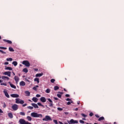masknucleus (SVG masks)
Here are the masks:
<instances>
[{"label":"nucleus","instance_id":"f257e3e1","mask_svg":"<svg viewBox=\"0 0 124 124\" xmlns=\"http://www.w3.org/2000/svg\"><path fill=\"white\" fill-rule=\"evenodd\" d=\"M31 117L32 118H42L43 116L41 114H38L37 112H32L31 114Z\"/></svg>","mask_w":124,"mask_h":124},{"label":"nucleus","instance_id":"f03ea898","mask_svg":"<svg viewBox=\"0 0 124 124\" xmlns=\"http://www.w3.org/2000/svg\"><path fill=\"white\" fill-rule=\"evenodd\" d=\"M19 123L20 124H31V123H29L28 121H26L23 119H20L19 121Z\"/></svg>","mask_w":124,"mask_h":124},{"label":"nucleus","instance_id":"7ed1b4c3","mask_svg":"<svg viewBox=\"0 0 124 124\" xmlns=\"http://www.w3.org/2000/svg\"><path fill=\"white\" fill-rule=\"evenodd\" d=\"M16 103L17 104H24L25 102L23 100H21L20 98H16Z\"/></svg>","mask_w":124,"mask_h":124},{"label":"nucleus","instance_id":"20e7f679","mask_svg":"<svg viewBox=\"0 0 124 124\" xmlns=\"http://www.w3.org/2000/svg\"><path fill=\"white\" fill-rule=\"evenodd\" d=\"M43 121L45 122H48V121H52V118L49 115H46L45 116V118L43 119Z\"/></svg>","mask_w":124,"mask_h":124},{"label":"nucleus","instance_id":"39448f33","mask_svg":"<svg viewBox=\"0 0 124 124\" xmlns=\"http://www.w3.org/2000/svg\"><path fill=\"white\" fill-rule=\"evenodd\" d=\"M22 64H24L27 67H29V66H31V63H30V62H29V61H23Z\"/></svg>","mask_w":124,"mask_h":124},{"label":"nucleus","instance_id":"423d86ee","mask_svg":"<svg viewBox=\"0 0 124 124\" xmlns=\"http://www.w3.org/2000/svg\"><path fill=\"white\" fill-rule=\"evenodd\" d=\"M12 108L14 111H17L18 110V105L14 104L12 106Z\"/></svg>","mask_w":124,"mask_h":124},{"label":"nucleus","instance_id":"0eeeda50","mask_svg":"<svg viewBox=\"0 0 124 124\" xmlns=\"http://www.w3.org/2000/svg\"><path fill=\"white\" fill-rule=\"evenodd\" d=\"M3 74V75H7V76H8L9 77H11V72L10 71L5 72Z\"/></svg>","mask_w":124,"mask_h":124},{"label":"nucleus","instance_id":"6e6552de","mask_svg":"<svg viewBox=\"0 0 124 124\" xmlns=\"http://www.w3.org/2000/svg\"><path fill=\"white\" fill-rule=\"evenodd\" d=\"M69 122L71 124H78V121L74 120V119H71Z\"/></svg>","mask_w":124,"mask_h":124},{"label":"nucleus","instance_id":"1a4fd4ad","mask_svg":"<svg viewBox=\"0 0 124 124\" xmlns=\"http://www.w3.org/2000/svg\"><path fill=\"white\" fill-rule=\"evenodd\" d=\"M31 105H32V106H33V107H34V108H35V109H38L39 108L38 105H37V104L35 103H32Z\"/></svg>","mask_w":124,"mask_h":124},{"label":"nucleus","instance_id":"9d476101","mask_svg":"<svg viewBox=\"0 0 124 124\" xmlns=\"http://www.w3.org/2000/svg\"><path fill=\"white\" fill-rule=\"evenodd\" d=\"M40 101L41 102L45 103L46 102V98L44 97H42L40 98Z\"/></svg>","mask_w":124,"mask_h":124},{"label":"nucleus","instance_id":"9b49d317","mask_svg":"<svg viewBox=\"0 0 124 124\" xmlns=\"http://www.w3.org/2000/svg\"><path fill=\"white\" fill-rule=\"evenodd\" d=\"M12 97L18 98L19 97V94H11Z\"/></svg>","mask_w":124,"mask_h":124},{"label":"nucleus","instance_id":"f8f14e48","mask_svg":"<svg viewBox=\"0 0 124 124\" xmlns=\"http://www.w3.org/2000/svg\"><path fill=\"white\" fill-rule=\"evenodd\" d=\"M3 92L4 93L5 96H6V97H7L8 98H9V94H8V93H7L6 90H4Z\"/></svg>","mask_w":124,"mask_h":124},{"label":"nucleus","instance_id":"ddd939ff","mask_svg":"<svg viewBox=\"0 0 124 124\" xmlns=\"http://www.w3.org/2000/svg\"><path fill=\"white\" fill-rule=\"evenodd\" d=\"M32 100L34 102L36 103V102H37V101H38V99L37 98L35 97H33L32 98Z\"/></svg>","mask_w":124,"mask_h":124},{"label":"nucleus","instance_id":"4468645a","mask_svg":"<svg viewBox=\"0 0 124 124\" xmlns=\"http://www.w3.org/2000/svg\"><path fill=\"white\" fill-rule=\"evenodd\" d=\"M15 80L16 82V84H18V82H19V77H18L17 76H15Z\"/></svg>","mask_w":124,"mask_h":124},{"label":"nucleus","instance_id":"2eb2a0df","mask_svg":"<svg viewBox=\"0 0 124 124\" xmlns=\"http://www.w3.org/2000/svg\"><path fill=\"white\" fill-rule=\"evenodd\" d=\"M20 86H22V87H24V86H26V82H25L23 81H22L19 83Z\"/></svg>","mask_w":124,"mask_h":124},{"label":"nucleus","instance_id":"dca6fc26","mask_svg":"<svg viewBox=\"0 0 124 124\" xmlns=\"http://www.w3.org/2000/svg\"><path fill=\"white\" fill-rule=\"evenodd\" d=\"M25 93L27 96H30V95H31V93L28 91H25Z\"/></svg>","mask_w":124,"mask_h":124},{"label":"nucleus","instance_id":"f3484780","mask_svg":"<svg viewBox=\"0 0 124 124\" xmlns=\"http://www.w3.org/2000/svg\"><path fill=\"white\" fill-rule=\"evenodd\" d=\"M1 78L3 79V80H4V79H6L7 80H8L9 79V78H8V77L2 76L1 77Z\"/></svg>","mask_w":124,"mask_h":124},{"label":"nucleus","instance_id":"a211bd4d","mask_svg":"<svg viewBox=\"0 0 124 124\" xmlns=\"http://www.w3.org/2000/svg\"><path fill=\"white\" fill-rule=\"evenodd\" d=\"M3 41H5V42H7V43H9V44H12V42L11 41L4 39Z\"/></svg>","mask_w":124,"mask_h":124},{"label":"nucleus","instance_id":"6ab92c4d","mask_svg":"<svg viewBox=\"0 0 124 124\" xmlns=\"http://www.w3.org/2000/svg\"><path fill=\"white\" fill-rule=\"evenodd\" d=\"M43 75V73H41V74H37L35 75L36 77H41Z\"/></svg>","mask_w":124,"mask_h":124},{"label":"nucleus","instance_id":"aec40b11","mask_svg":"<svg viewBox=\"0 0 124 124\" xmlns=\"http://www.w3.org/2000/svg\"><path fill=\"white\" fill-rule=\"evenodd\" d=\"M5 70H12V68H11L10 67L5 66Z\"/></svg>","mask_w":124,"mask_h":124},{"label":"nucleus","instance_id":"412c9836","mask_svg":"<svg viewBox=\"0 0 124 124\" xmlns=\"http://www.w3.org/2000/svg\"><path fill=\"white\" fill-rule=\"evenodd\" d=\"M39 86L38 85H36L35 87H33L32 89L34 90V91H37V88H39Z\"/></svg>","mask_w":124,"mask_h":124},{"label":"nucleus","instance_id":"4be33fe9","mask_svg":"<svg viewBox=\"0 0 124 124\" xmlns=\"http://www.w3.org/2000/svg\"><path fill=\"white\" fill-rule=\"evenodd\" d=\"M12 64H14V65L15 66H16V65L18 64V62H17L16 61H14L13 62H12Z\"/></svg>","mask_w":124,"mask_h":124},{"label":"nucleus","instance_id":"5701e85b","mask_svg":"<svg viewBox=\"0 0 124 124\" xmlns=\"http://www.w3.org/2000/svg\"><path fill=\"white\" fill-rule=\"evenodd\" d=\"M8 116H9V118H10L11 119H12L13 118V114H12V113H9Z\"/></svg>","mask_w":124,"mask_h":124},{"label":"nucleus","instance_id":"b1692460","mask_svg":"<svg viewBox=\"0 0 124 124\" xmlns=\"http://www.w3.org/2000/svg\"><path fill=\"white\" fill-rule=\"evenodd\" d=\"M6 61L7 62H12L13 61V59L11 58H7L6 59Z\"/></svg>","mask_w":124,"mask_h":124},{"label":"nucleus","instance_id":"393cba45","mask_svg":"<svg viewBox=\"0 0 124 124\" xmlns=\"http://www.w3.org/2000/svg\"><path fill=\"white\" fill-rule=\"evenodd\" d=\"M10 87L12 88L13 89H16V86L13 84H10Z\"/></svg>","mask_w":124,"mask_h":124},{"label":"nucleus","instance_id":"a878e982","mask_svg":"<svg viewBox=\"0 0 124 124\" xmlns=\"http://www.w3.org/2000/svg\"><path fill=\"white\" fill-rule=\"evenodd\" d=\"M34 80L35 82H37L38 83H39V78H34Z\"/></svg>","mask_w":124,"mask_h":124},{"label":"nucleus","instance_id":"bb28decb","mask_svg":"<svg viewBox=\"0 0 124 124\" xmlns=\"http://www.w3.org/2000/svg\"><path fill=\"white\" fill-rule=\"evenodd\" d=\"M23 72H25V73H28V69L24 68L23 69Z\"/></svg>","mask_w":124,"mask_h":124},{"label":"nucleus","instance_id":"cd10ccee","mask_svg":"<svg viewBox=\"0 0 124 124\" xmlns=\"http://www.w3.org/2000/svg\"><path fill=\"white\" fill-rule=\"evenodd\" d=\"M50 92H51V90L49 89H47L46 91V93H50Z\"/></svg>","mask_w":124,"mask_h":124},{"label":"nucleus","instance_id":"c85d7f7f","mask_svg":"<svg viewBox=\"0 0 124 124\" xmlns=\"http://www.w3.org/2000/svg\"><path fill=\"white\" fill-rule=\"evenodd\" d=\"M27 119L28 120V121H31V116H27Z\"/></svg>","mask_w":124,"mask_h":124},{"label":"nucleus","instance_id":"c756f323","mask_svg":"<svg viewBox=\"0 0 124 124\" xmlns=\"http://www.w3.org/2000/svg\"><path fill=\"white\" fill-rule=\"evenodd\" d=\"M9 50L10 52H14V49H13V48L12 47H9Z\"/></svg>","mask_w":124,"mask_h":124},{"label":"nucleus","instance_id":"7c9ffc66","mask_svg":"<svg viewBox=\"0 0 124 124\" xmlns=\"http://www.w3.org/2000/svg\"><path fill=\"white\" fill-rule=\"evenodd\" d=\"M27 108L30 110H32V109H33V107L29 106L27 107Z\"/></svg>","mask_w":124,"mask_h":124},{"label":"nucleus","instance_id":"2f4dec72","mask_svg":"<svg viewBox=\"0 0 124 124\" xmlns=\"http://www.w3.org/2000/svg\"><path fill=\"white\" fill-rule=\"evenodd\" d=\"M20 115H21V116H25L26 115V114L24 112H20Z\"/></svg>","mask_w":124,"mask_h":124},{"label":"nucleus","instance_id":"473e14b6","mask_svg":"<svg viewBox=\"0 0 124 124\" xmlns=\"http://www.w3.org/2000/svg\"><path fill=\"white\" fill-rule=\"evenodd\" d=\"M104 119V117H100L99 118L98 121H102Z\"/></svg>","mask_w":124,"mask_h":124},{"label":"nucleus","instance_id":"72a5a7b5","mask_svg":"<svg viewBox=\"0 0 124 124\" xmlns=\"http://www.w3.org/2000/svg\"><path fill=\"white\" fill-rule=\"evenodd\" d=\"M49 107H53V102L51 103H49Z\"/></svg>","mask_w":124,"mask_h":124},{"label":"nucleus","instance_id":"f704fd0d","mask_svg":"<svg viewBox=\"0 0 124 124\" xmlns=\"http://www.w3.org/2000/svg\"><path fill=\"white\" fill-rule=\"evenodd\" d=\"M0 49H2V50H6V49H7V48L6 47L0 46Z\"/></svg>","mask_w":124,"mask_h":124},{"label":"nucleus","instance_id":"c9c22d12","mask_svg":"<svg viewBox=\"0 0 124 124\" xmlns=\"http://www.w3.org/2000/svg\"><path fill=\"white\" fill-rule=\"evenodd\" d=\"M37 104L39 106H42V107H44V106H43L41 103H38Z\"/></svg>","mask_w":124,"mask_h":124},{"label":"nucleus","instance_id":"e433bc0d","mask_svg":"<svg viewBox=\"0 0 124 124\" xmlns=\"http://www.w3.org/2000/svg\"><path fill=\"white\" fill-rule=\"evenodd\" d=\"M59 88L58 86L54 87V91H57V90H59Z\"/></svg>","mask_w":124,"mask_h":124},{"label":"nucleus","instance_id":"4c0bfd02","mask_svg":"<svg viewBox=\"0 0 124 124\" xmlns=\"http://www.w3.org/2000/svg\"><path fill=\"white\" fill-rule=\"evenodd\" d=\"M81 116H82V117H83L84 118H86V117H87V115H85L84 113H82Z\"/></svg>","mask_w":124,"mask_h":124},{"label":"nucleus","instance_id":"58836bf2","mask_svg":"<svg viewBox=\"0 0 124 124\" xmlns=\"http://www.w3.org/2000/svg\"><path fill=\"white\" fill-rule=\"evenodd\" d=\"M0 85H1V86H7V84H6V83H1V84H0Z\"/></svg>","mask_w":124,"mask_h":124},{"label":"nucleus","instance_id":"ea45409f","mask_svg":"<svg viewBox=\"0 0 124 124\" xmlns=\"http://www.w3.org/2000/svg\"><path fill=\"white\" fill-rule=\"evenodd\" d=\"M57 110H58L59 111H62V108H58Z\"/></svg>","mask_w":124,"mask_h":124},{"label":"nucleus","instance_id":"a19ab883","mask_svg":"<svg viewBox=\"0 0 124 124\" xmlns=\"http://www.w3.org/2000/svg\"><path fill=\"white\" fill-rule=\"evenodd\" d=\"M79 123L80 124H85V122H84L83 120H79Z\"/></svg>","mask_w":124,"mask_h":124},{"label":"nucleus","instance_id":"79ce46f5","mask_svg":"<svg viewBox=\"0 0 124 124\" xmlns=\"http://www.w3.org/2000/svg\"><path fill=\"white\" fill-rule=\"evenodd\" d=\"M0 52L2 53V54H6V52L3 51L2 50H0Z\"/></svg>","mask_w":124,"mask_h":124},{"label":"nucleus","instance_id":"37998d69","mask_svg":"<svg viewBox=\"0 0 124 124\" xmlns=\"http://www.w3.org/2000/svg\"><path fill=\"white\" fill-rule=\"evenodd\" d=\"M47 99V100H48V101H49V102L50 103L53 102V101H52V100H51V99L48 98V99Z\"/></svg>","mask_w":124,"mask_h":124},{"label":"nucleus","instance_id":"c03bdc74","mask_svg":"<svg viewBox=\"0 0 124 124\" xmlns=\"http://www.w3.org/2000/svg\"><path fill=\"white\" fill-rule=\"evenodd\" d=\"M55 79H51L50 81L51 82V83H54L55 82Z\"/></svg>","mask_w":124,"mask_h":124},{"label":"nucleus","instance_id":"a18cd8bd","mask_svg":"<svg viewBox=\"0 0 124 124\" xmlns=\"http://www.w3.org/2000/svg\"><path fill=\"white\" fill-rule=\"evenodd\" d=\"M58 97H59V98H61L62 97V95L60 94H57Z\"/></svg>","mask_w":124,"mask_h":124},{"label":"nucleus","instance_id":"49530a36","mask_svg":"<svg viewBox=\"0 0 124 124\" xmlns=\"http://www.w3.org/2000/svg\"><path fill=\"white\" fill-rule=\"evenodd\" d=\"M53 122L54 123H55L56 124H58V121L56 120H54Z\"/></svg>","mask_w":124,"mask_h":124},{"label":"nucleus","instance_id":"de8ad7c7","mask_svg":"<svg viewBox=\"0 0 124 124\" xmlns=\"http://www.w3.org/2000/svg\"><path fill=\"white\" fill-rule=\"evenodd\" d=\"M89 115L90 116V117H93V112H91Z\"/></svg>","mask_w":124,"mask_h":124},{"label":"nucleus","instance_id":"09e8293b","mask_svg":"<svg viewBox=\"0 0 124 124\" xmlns=\"http://www.w3.org/2000/svg\"><path fill=\"white\" fill-rule=\"evenodd\" d=\"M3 107L4 108H5V107H6V105L5 104V103H3Z\"/></svg>","mask_w":124,"mask_h":124},{"label":"nucleus","instance_id":"8fccbe9b","mask_svg":"<svg viewBox=\"0 0 124 124\" xmlns=\"http://www.w3.org/2000/svg\"><path fill=\"white\" fill-rule=\"evenodd\" d=\"M36 97H40V96H41V95L40 94H37L36 95Z\"/></svg>","mask_w":124,"mask_h":124},{"label":"nucleus","instance_id":"3c124183","mask_svg":"<svg viewBox=\"0 0 124 124\" xmlns=\"http://www.w3.org/2000/svg\"><path fill=\"white\" fill-rule=\"evenodd\" d=\"M27 105H28V104H24L22 105L23 107H25V106H27Z\"/></svg>","mask_w":124,"mask_h":124},{"label":"nucleus","instance_id":"603ef678","mask_svg":"<svg viewBox=\"0 0 124 124\" xmlns=\"http://www.w3.org/2000/svg\"><path fill=\"white\" fill-rule=\"evenodd\" d=\"M66 101H71V99H69V98H67L66 99Z\"/></svg>","mask_w":124,"mask_h":124},{"label":"nucleus","instance_id":"864d4df0","mask_svg":"<svg viewBox=\"0 0 124 124\" xmlns=\"http://www.w3.org/2000/svg\"><path fill=\"white\" fill-rule=\"evenodd\" d=\"M67 104V105H70V104H71V102H68Z\"/></svg>","mask_w":124,"mask_h":124},{"label":"nucleus","instance_id":"5fc2aeb1","mask_svg":"<svg viewBox=\"0 0 124 124\" xmlns=\"http://www.w3.org/2000/svg\"><path fill=\"white\" fill-rule=\"evenodd\" d=\"M9 62H5V63H4V64L5 65H7V64H9Z\"/></svg>","mask_w":124,"mask_h":124},{"label":"nucleus","instance_id":"6e6d98bb","mask_svg":"<svg viewBox=\"0 0 124 124\" xmlns=\"http://www.w3.org/2000/svg\"><path fill=\"white\" fill-rule=\"evenodd\" d=\"M65 96H66V97H69L70 95H69V94H66L65 95Z\"/></svg>","mask_w":124,"mask_h":124},{"label":"nucleus","instance_id":"4d7b16f0","mask_svg":"<svg viewBox=\"0 0 124 124\" xmlns=\"http://www.w3.org/2000/svg\"><path fill=\"white\" fill-rule=\"evenodd\" d=\"M95 116L96 118H99V116L97 114H96Z\"/></svg>","mask_w":124,"mask_h":124},{"label":"nucleus","instance_id":"13d9d810","mask_svg":"<svg viewBox=\"0 0 124 124\" xmlns=\"http://www.w3.org/2000/svg\"><path fill=\"white\" fill-rule=\"evenodd\" d=\"M73 110H74V111H78V108H74Z\"/></svg>","mask_w":124,"mask_h":124},{"label":"nucleus","instance_id":"bf43d9fd","mask_svg":"<svg viewBox=\"0 0 124 124\" xmlns=\"http://www.w3.org/2000/svg\"><path fill=\"white\" fill-rule=\"evenodd\" d=\"M64 114H65V115H68L69 113L68 112H65Z\"/></svg>","mask_w":124,"mask_h":124},{"label":"nucleus","instance_id":"052dcab7","mask_svg":"<svg viewBox=\"0 0 124 124\" xmlns=\"http://www.w3.org/2000/svg\"><path fill=\"white\" fill-rule=\"evenodd\" d=\"M54 99H55V100H58L59 98H58L57 97H54Z\"/></svg>","mask_w":124,"mask_h":124},{"label":"nucleus","instance_id":"680f3d73","mask_svg":"<svg viewBox=\"0 0 124 124\" xmlns=\"http://www.w3.org/2000/svg\"><path fill=\"white\" fill-rule=\"evenodd\" d=\"M0 113H3V111L0 108Z\"/></svg>","mask_w":124,"mask_h":124},{"label":"nucleus","instance_id":"e2e57ef3","mask_svg":"<svg viewBox=\"0 0 124 124\" xmlns=\"http://www.w3.org/2000/svg\"><path fill=\"white\" fill-rule=\"evenodd\" d=\"M59 123L60 124H63V123H62V122L61 121H59Z\"/></svg>","mask_w":124,"mask_h":124},{"label":"nucleus","instance_id":"0e129e2a","mask_svg":"<svg viewBox=\"0 0 124 124\" xmlns=\"http://www.w3.org/2000/svg\"><path fill=\"white\" fill-rule=\"evenodd\" d=\"M26 81H27V82H30V80H29V79H28L27 78L25 79Z\"/></svg>","mask_w":124,"mask_h":124},{"label":"nucleus","instance_id":"69168bd1","mask_svg":"<svg viewBox=\"0 0 124 124\" xmlns=\"http://www.w3.org/2000/svg\"><path fill=\"white\" fill-rule=\"evenodd\" d=\"M13 74L14 76H15V73L13 72Z\"/></svg>","mask_w":124,"mask_h":124},{"label":"nucleus","instance_id":"338daca9","mask_svg":"<svg viewBox=\"0 0 124 124\" xmlns=\"http://www.w3.org/2000/svg\"><path fill=\"white\" fill-rule=\"evenodd\" d=\"M78 104H80V102L79 101H78Z\"/></svg>","mask_w":124,"mask_h":124},{"label":"nucleus","instance_id":"774afa93","mask_svg":"<svg viewBox=\"0 0 124 124\" xmlns=\"http://www.w3.org/2000/svg\"><path fill=\"white\" fill-rule=\"evenodd\" d=\"M82 120H83V121H86V119L85 118H83Z\"/></svg>","mask_w":124,"mask_h":124}]
</instances>
